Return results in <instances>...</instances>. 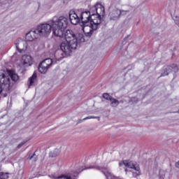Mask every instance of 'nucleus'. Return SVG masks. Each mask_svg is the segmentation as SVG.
<instances>
[{
  "mask_svg": "<svg viewBox=\"0 0 179 179\" xmlns=\"http://www.w3.org/2000/svg\"><path fill=\"white\" fill-rule=\"evenodd\" d=\"M109 101H110L111 107H117L118 104H120V101H118V99H114L113 97H112Z\"/></svg>",
  "mask_w": 179,
  "mask_h": 179,
  "instance_id": "a211bd4d",
  "label": "nucleus"
},
{
  "mask_svg": "<svg viewBox=\"0 0 179 179\" xmlns=\"http://www.w3.org/2000/svg\"><path fill=\"white\" fill-rule=\"evenodd\" d=\"M178 71V66L176 64L166 66L163 68V72L161 73L160 78H162V76H169V74L171 73V72L177 73Z\"/></svg>",
  "mask_w": 179,
  "mask_h": 179,
  "instance_id": "0eeeda50",
  "label": "nucleus"
},
{
  "mask_svg": "<svg viewBox=\"0 0 179 179\" xmlns=\"http://www.w3.org/2000/svg\"><path fill=\"white\" fill-rule=\"evenodd\" d=\"M50 157H57L59 156V150L56 149L54 152H51L49 153Z\"/></svg>",
  "mask_w": 179,
  "mask_h": 179,
  "instance_id": "aec40b11",
  "label": "nucleus"
},
{
  "mask_svg": "<svg viewBox=\"0 0 179 179\" xmlns=\"http://www.w3.org/2000/svg\"><path fill=\"white\" fill-rule=\"evenodd\" d=\"M24 65L26 66L33 65V57L29 55H24L22 57Z\"/></svg>",
  "mask_w": 179,
  "mask_h": 179,
  "instance_id": "ddd939ff",
  "label": "nucleus"
},
{
  "mask_svg": "<svg viewBox=\"0 0 179 179\" xmlns=\"http://www.w3.org/2000/svg\"><path fill=\"white\" fill-rule=\"evenodd\" d=\"M99 9L101 10L100 13H98L96 14H91V18L90 20V24L88 25L90 31L85 32V35L86 36V37H92V36H93V33H94V31H96V30L99 29V26L101 24V22L103 20L101 19V16L102 17H104L106 10L104 9V6H101Z\"/></svg>",
  "mask_w": 179,
  "mask_h": 179,
  "instance_id": "20e7f679",
  "label": "nucleus"
},
{
  "mask_svg": "<svg viewBox=\"0 0 179 179\" xmlns=\"http://www.w3.org/2000/svg\"><path fill=\"white\" fill-rule=\"evenodd\" d=\"M9 178V173L0 172V179Z\"/></svg>",
  "mask_w": 179,
  "mask_h": 179,
  "instance_id": "4be33fe9",
  "label": "nucleus"
},
{
  "mask_svg": "<svg viewBox=\"0 0 179 179\" xmlns=\"http://www.w3.org/2000/svg\"><path fill=\"white\" fill-rule=\"evenodd\" d=\"M23 44L24 48H27V42L22 38H18L17 43H15V47L17 51H19L20 52H22V49H20L19 47L20 48H23Z\"/></svg>",
  "mask_w": 179,
  "mask_h": 179,
  "instance_id": "f8f14e48",
  "label": "nucleus"
},
{
  "mask_svg": "<svg viewBox=\"0 0 179 179\" xmlns=\"http://www.w3.org/2000/svg\"><path fill=\"white\" fill-rule=\"evenodd\" d=\"M98 10L99 8H97V5H95L90 8V10L89 12H92V13H94L96 15L99 13Z\"/></svg>",
  "mask_w": 179,
  "mask_h": 179,
  "instance_id": "412c9836",
  "label": "nucleus"
},
{
  "mask_svg": "<svg viewBox=\"0 0 179 179\" xmlns=\"http://www.w3.org/2000/svg\"><path fill=\"white\" fill-rule=\"evenodd\" d=\"M41 64L42 65H45V66H47L48 68H51L52 64H55V62H54V61H52V59L51 58H48L44 59L43 61H42L41 62Z\"/></svg>",
  "mask_w": 179,
  "mask_h": 179,
  "instance_id": "dca6fc26",
  "label": "nucleus"
},
{
  "mask_svg": "<svg viewBox=\"0 0 179 179\" xmlns=\"http://www.w3.org/2000/svg\"><path fill=\"white\" fill-rule=\"evenodd\" d=\"M125 171H126V173H127V171H128V169H125Z\"/></svg>",
  "mask_w": 179,
  "mask_h": 179,
  "instance_id": "c85d7f7f",
  "label": "nucleus"
},
{
  "mask_svg": "<svg viewBox=\"0 0 179 179\" xmlns=\"http://www.w3.org/2000/svg\"><path fill=\"white\" fill-rule=\"evenodd\" d=\"M92 119H97L98 121H100V117H97V116H87V117L83 119V120L86 121V120H92Z\"/></svg>",
  "mask_w": 179,
  "mask_h": 179,
  "instance_id": "b1692460",
  "label": "nucleus"
},
{
  "mask_svg": "<svg viewBox=\"0 0 179 179\" xmlns=\"http://www.w3.org/2000/svg\"><path fill=\"white\" fill-rule=\"evenodd\" d=\"M20 77L14 71H8V76H6V72L3 70L0 71V87L3 89V85L6 86L8 90V93L6 94V97L8 94H10V92L13 91L15 89L14 86L19 80Z\"/></svg>",
  "mask_w": 179,
  "mask_h": 179,
  "instance_id": "f03ea898",
  "label": "nucleus"
},
{
  "mask_svg": "<svg viewBox=\"0 0 179 179\" xmlns=\"http://www.w3.org/2000/svg\"><path fill=\"white\" fill-rule=\"evenodd\" d=\"M69 19L71 24H73L74 26H76V24H80V22H82L80 20V17L78 16V14L75 13L73 10H70L69 12Z\"/></svg>",
  "mask_w": 179,
  "mask_h": 179,
  "instance_id": "1a4fd4ad",
  "label": "nucleus"
},
{
  "mask_svg": "<svg viewBox=\"0 0 179 179\" xmlns=\"http://www.w3.org/2000/svg\"><path fill=\"white\" fill-rule=\"evenodd\" d=\"M34 34H37L36 33V30L27 33L25 36L27 41H33L36 38V36Z\"/></svg>",
  "mask_w": 179,
  "mask_h": 179,
  "instance_id": "2eb2a0df",
  "label": "nucleus"
},
{
  "mask_svg": "<svg viewBox=\"0 0 179 179\" xmlns=\"http://www.w3.org/2000/svg\"><path fill=\"white\" fill-rule=\"evenodd\" d=\"M26 142H27V141L21 142V143L17 146V149H20V148H22V147L26 143Z\"/></svg>",
  "mask_w": 179,
  "mask_h": 179,
  "instance_id": "393cba45",
  "label": "nucleus"
},
{
  "mask_svg": "<svg viewBox=\"0 0 179 179\" xmlns=\"http://www.w3.org/2000/svg\"><path fill=\"white\" fill-rule=\"evenodd\" d=\"M126 12H129V10H127V11H126Z\"/></svg>",
  "mask_w": 179,
  "mask_h": 179,
  "instance_id": "c756f323",
  "label": "nucleus"
},
{
  "mask_svg": "<svg viewBox=\"0 0 179 179\" xmlns=\"http://www.w3.org/2000/svg\"><path fill=\"white\" fill-rule=\"evenodd\" d=\"M103 98L105 99L106 100H108L110 101L111 100V99L113 98V96L109 95L108 93H103Z\"/></svg>",
  "mask_w": 179,
  "mask_h": 179,
  "instance_id": "5701e85b",
  "label": "nucleus"
},
{
  "mask_svg": "<svg viewBox=\"0 0 179 179\" xmlns=\"http://www.w3.org/2000/svg\"><path fill=\"white\" fill-rule=\"evenodd\" d=\"M87 169H95L96 170H99V171H102V173L104 174V176L106 177L107 179H113V176H111V173L107 171L106 167H101L99 165H90L89 167L83 168L81 169L80 171H83V170H87Z\"/></svg>",
  "mask_w": 179,
  "mask_h": 179,
  "instance_id": "6e6552de",
  "label": "nucleus"
},
{
  "mask_svg": "<svg viewBox=\"0 0 179 179\" xmlns=\"http://www.w3.org/2000/svg\"><path fill=\"white\" fill-rule=\"evenodd\" d=\"M80 18L81 20V22H80V26H81L83 33H86L85 29H86V27H89V24H90V19H92V12H82Z\"/></svg>",
  "mask_w": 179,
  "mask_h": 179,
  "instance_id": "39448f33",
  "label": "nucleus"
},
{
  "mask_svg": "<svg viewBox=\"0 0 179 179\" xmlns=\"http://www.w3.org/2000/svg\"><path fill=\"white\" fill-rule=\"evenodd\" d=\"M50 24H52V33L56 37H64L66 31V27H68V18L60 16L59 17H54L50 21Z\"/></svg>",
  "mask_w": 179,
  "mask_h": 179,
  "instance_id": "7ed1b4c3",
  "label": "nucleus"
},
{
  "mask_svg": "<svg viewBox=\"0 0 179 179\" xmlns=\"http://www.w3.org/2000/svg\"><path fill=\"white\" fill-rule=\"evenodd\" d=\"M36 82H37V73L34 72L32 76L29 78V87L36 86Z\"/></svg>",
  "mask_w": 179,
  "mask_h": 179,
  "instance_id": "4468645a",
  "label": "nucleus"
},
{
  "mask_svg": "<svg viewBox=\"0 0 179 179\" xmlns=\"http://www.w3.org/2000/svg\"><path fill=\"white\" fill-rule=\"evenodd\" d=\"M65 41L60 43V50H57L55 53V56L57 57L59 52L61 56L58 58V60L63 59L65 57H68L72 51L78 48V44L80 43H85V36L82 34H76L73 31L68 29L64 35Z\"/></svg>",
  "mask_w": 179,
  "mask_h": 179,
  "instance_id": "f257e3e1",
  "label": "nucleus"
},
{
  "mask_svg": "<svg viewBox=\"0 0 179 179\" xmlns=\"http://www.w3.org/2000/svg\"><path fill=\"white\" fill-rule=\"evenodd\" d=\"M51 30H52V24H42L37 27V29L35 30V33L36 34H39V36H44L45 37H47V36L50 35V33H51Z\"/></svg>",
  "mask_w": 179,
  "mask_h": 179,
  "instance_id": "423d86ee",
  "label": "nucleus"
},
{
  "mask_svg": "<svg viewBox=\"0 0 179 179\" xmlns=\"http://www.w3.org/2000/svg\"><path fill=\"white\" fill-rule=\"evenodd\" d=\"M32 159H34V162H37V160H38V157L36 155V151L33 154H29L27 160H31Z\"/></svg>",
  "mask_w": 179,
  "mask_h": 179,
  "instance_id": "6ab92c4d",
  "label": "nucleus"
},
{
  "mask_svg": "<svg viewBox=\"0 0 179 179\" xmlns=\"http://www.w3.org/2000/svg\"><path fill=\"white\" fill-rule=\"evenodd\" d=\"M81 122H83V120H81V119L78 120L77 124H80Z\"/></svg>",
  "mask_w": 179,
  "mask_h": 179,
  "instance_id": "a878e982",
  "label": "nucleus"
},
{
  "mask_svg": "<svg viewBox=\"0 0 179 179\" xmlns=\"http://www.w3.org/2000/svg\"><path fill=\"white\" fill-rule=\"evenodd\" d=\"M159 179H164L163 178H162V176H159Z\"/></svg>",
  "mask_w": 179,
  "mask_h": 179,
  "instance_id": "cd10ccee",
  "label": "nucleus"
},
{
  "mask_svg": "<svg viewBox=\"0 0 179 179\" xmlns=\"http://www.w3.org/2000/svg\"><path fill=\"white\" fill-rule=\"evenodd\" d=\"M119 166L120 167H121V166H125V167L128 169H134L136 171H139V166H136V164L133 161L124 160L122 162H120Z\"/></svg>",
  "mask_w": 179,
  "mask_h": 179,
  "instance_id": "9d476101",
  "label": "nucleus"
},
{
  "mask_svg": "<svg viewBox=\"0 0 179 179\" xmlns=\"http://www.w3.org/2000/svg\"><path fill=\"white\" fill-rule=\"evenodd\" d=\"M22 50H26V48H24V44H22Z\"/></svg>",
  "mask_w": 179,
  "mask_h": 179,
  "instance_id": "bb28decb",
  "label": "nucleus"
},
{
  "mask_svg": "<svg viewBox=\"0 0 179 179\" xmlns=\"http://www.w3.org/2000/svg\"><path fill=\"white\" fill-rule=\"evenodd\" d=\"M40 73L45 74L47 73L48 69H50L49 67H47V66H45L44 64H42V63H40L38 68Z\"/></svg>",
  "mask_w": 179,
  "mask_h": 179,
  "instance_id": "f3484780",
  "label": "nucleus"
},
{
  "mask_svg": "<svg viewBox=\"0 0 179 179\" xmlns=\"http://www.w3.org/2000/svg\"><path fill=\"white\" fill-rule=\"evenodd\" d=\"M122 12H125V10H121L118 8L113 9L112 12L110 13V20H118L121 15H122Z\"/></svg>",
  "mask_w": 179,
  "mask_h": 179,
  "instance_id": "9b49d317",
  "label": "nucleus"
}]
</instances>
